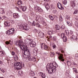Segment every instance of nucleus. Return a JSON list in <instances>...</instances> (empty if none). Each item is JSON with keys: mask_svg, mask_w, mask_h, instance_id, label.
Wrapping results in <instances>:
<instances>
[{"mask_svg": "<svg viewBox=\"0 0 78 78\" xmlns=\"http://www.w3.org/2000/svg\"><path fill=\"white\" fill-rule=\"evenodd\" d=\"M19 43L21 46L22 48H23L24 51H23V53L22 55V58H27V59L29 60V61H31L33 59L31 58V57L30 56V55H28L27 56L26 54L27 53V52L29 51L28 49L27 48V45H25V44L24 43V42H23V41L22 40H20L19 41Z\"/></svg>", "mask_w": 78, "mask_h": 78, "instance_id": "1", "label": "nucleus"}, {"mask_svg": "<svg viewBox=\"0 0 78 78\" xmlns=\"http://www.w3.org/2000/svg\"><path fill=\"white\" fill-rule=\"evenodd\" d=\"M52 66V64H48L47 66V70L50 74H51L55 72L56 70L55 67L52 66Z\"/></svg>", "mask_w": 78, "mask_h": 78, "instance_id": "2", "label": "nucleus"}, {"mask_svg": "<svg viewBox=\"0 0 78 78\" xmlns=\"http://www.w3.org/2000/svg\"><path fill=\"white\" fill-rule=\"evenodd\" d=\"M15 70H19L24 67V63L22 62H16L14 64Z\"/></svg>", "mask_w": 78, "mask_h": 78, "instance_id": "3", "label": "nucleus"}, {"mask_svg": "<svg viewBox=\"0 0 78 78\" xmlns=\"http://www.w3.org/2000/svg\"><path fill=\"white\" fill-rule=\"evenodd\" d=\"M14 33V29H11L9 30H7L6 32V34L8 35H11L12 34Z\"/></svg>", "mask_w": 78, "mask_h": 78, "instance_id": "4", "label": "nucleus"}, {"mask_svg": "<svg viewBox=\"0 0 78 78\" xmlns=\"http://www.w3.org/2000/svg\"><path fill=\"white\" fill-rule=\"evenodd\" d=\"M56 53H57L58 55H60L59 57H58V59L60 60L62 62H64V57H63V55L61 54H59V53H58L57 52Z\"/></svg>", "mask_w": 78, "mask_h": 78, "instance_id": "5", "label": "nucleus"}, {"mask_svg": "<svg viewBox=\"0 0 78 78\" xmlns=\"http://www.w3.org/2000/svg\"><path fill=\"white\" fill-rule=\"evenodd\" d=\"M34 9H36V10H37V11H39V12H43L42 9L37 6H35L34 7Z\"/></svg>", "mask_w": 78, "mask_h": 78, "instance_id": "6", "label": "nucleus"}, {"mask_svg": "<svg viewBox=\"0 0 78 78\" xmlns=\"http://www.w3.org/2000/svg\"><path fill=\"white\" fill-rule=\"evenodd\" d=\"M55 31V29L53 28L51 30L48 31L47 32L48 34H49L50 35H51V34H52L53 33H54Z\"/></svg>", "mask_w": 78, "mask_h": 78, "instance_id": "7", "label": "nucleus"}, {"mask_svg": "<svg viewBox=\"0 0 78 78\" xmlns=\"http://www.w3.org/2000/svg\"><path fill=\"white\" fill-rule=\"evenodd\" d=\"M29 44L31 47H34L36 46V43L34 41H31L30 42H29Z\"/></svg>", "mask_w": 78, "mask_h": 78, "instance_id": "8", "label": "nucleus"}, {"mask_svg": "<svg viewBox=\"0 0 78 78\" xmlns=\"http://www.w3.org/2000/svg\"><path fill=\"white\" fill-rule=\"evenodd\" d=\"M57 6L59 9H61V10H63V9H64V8L62 7V5L61 4V3L59 2L58 3Z\"/></svg>", "mask_w": 78, "mask_h": 78, "instance_id": "9", "label": "nucleus"}, {"mask_svg": "<svg viewBox=\"0 0 78 78\" xmlns=\"http://www.w3.org/2000/svg\"><path fill=\"white\" fill-rule=\"evenodd\" d=\"M41 48H44L45 50H47L48 48V47L47 45L45 44H42L41 45Z\"/></svg>", "mask_w": 78, "mask_h": 78, "instance_id": "10", "label": "nucleus"}, {"mask_svg": "<svg viewBox=\"0 0 78 78\" xmlns=\"http://www.w3.org/2000/svg\"><path fill=\"white\" fill-rule=\"evenodd\" d=\"M38 74L40 76H41L42 78H45V77H46L45 74H44L43 73L40 72L38 73Z\"/></svg>", "mask_w": 78, "mask_h": 78, "instance_id": "11", "label": "nucleus"}, {"mask_svg": "<svg viewBox=\"0 0 78 78\" xmlns=\"http://www.w3.org/2000/svg\"><path fill=\"white\" fill-rule=\"evenodd\" d=\"M4 24L5 27H10V23L8 21H5L4 22Z\"/></svg>", "mask_w": 78, "mask_h": 78, "instance_id": "12", "label": "nucleus"}, {"mask_svg": "<svg viewBox=\"0 0 78 78\" xmlns=\"http://www.w3.org/2000/svg\"><path fill=\"white\" fill-rule=\"evenodd\" d=\"M71 39L74 40L75 42H77V37L74 35H73Z\"/></svg>", "mask_w": 78, "mask_h": 78, "instance_id": "13", "label": "nucleus"}, {"mask_svg": "<svg viewBox=\"0 0 78 78\" xmlns=\"http://www.w3.org/2000/svg\"><path fill=\"white\" fill-rule=\"evenodd\" d=\"M31 41V39H26L25 40V42L26 44H28V43H30Z\"/></svg>", "mask_w": 78, "mask_h": 78, "instance_id": "14", "label": "nucleus"}, {"mask_svg": "<svg viewBox=\"0 0 78 78\" xmlns=\"http://www.w3.org/2000/svg\"><path fill=\"white\" fill-rule=\"evenodd\" d=\"M5 12L4 10V9L1 8L0 9V14H5Z\"/></svg>", "mask_w": 78, "mask_h": 78, "instance_id": "15", "label": "nucleus"}, {"mask_svg": "<svg viewBox=\"0 0 78 78\" xmlns=\"http://www.w3.org/2000/svg\"><path fill=\"white\" fill-rule=\"evenodd\" d=\"M39 36L40 37H43L44 36V34L42 32H40L39 33Z\"/></svg>", "mask_w": 78, "mask_h": 78, "instance_id": "16", "label": "nucleus"}, {"mask_svg": "<svg viewBox=\"0 0 78 78\" xmlns=\"http://www.w3.org/2000/svg\"><path fill=\"white\" fill-rule=\"evenodd\" d=\"M29 75L31 76H34V72L33 71H31L30 72Z\"/></svg>", "mask_w": 78, "mask_h": 78, "instance_id": "17", "label": "nucleus"}, {"mask_svg": "<svg viewBox=\"0 0 78 78\" xmlns=\"http://www.w3.org/2000/svg\"><path fill=\"white\" fill-rule=\"evenodd\" d=\"M13 16V17H14L15 19H16V18L18 17V16H19V14L17 13H14Z\"/></svg>", "mask_w": 78, "mask_h": 78, "instance_id": "18", "label": "nucleus"}, {"mask_svg": "<svg viewBox=\"0 0 78 78\" xmlns=\"http://www.w3.org/2000/svg\"><path fill=\"white\" fill-rule=\"evenodd\" d=\"M16 45H19V48L21 49V50H23V48H22V46H21L19 42H16Z\"/></svg>", "mask_w": 78, "mask_h": 78, "instance_id": "19", "label": "nucleus"}, {"mask_svg": "<svg viewBox=\"0 0 78 78\" xmlns=\"http://www.w3.org/2000/svg\"><path fill=\"white\" fill-rule=\"evenodd\" d=\"M55 28L56 30H59L60 29V28H61V27H60V26L58 25H56L55 26Z\"/></svg>", "mask_w": 78, "mask_h": 78, "instance_id": "20", "label": "nucleus"}, {"mask_svg": "<svg viewBox=\"0 0 78 78\" xmlns=\"http://www.w3.org/2000/svg\"><path fill=\"white\" fill-rule=\"evenodd\" d=\"M17 4L18 5H21L22 4V2L21 0H19L17 2Z\"/></svg>", "mask_w": 78, "mask_h": 78, "instance_id": "21", "label": "nucleus"}, {"mask_svg": "<svg viewBox=\"0 0 78 78\" xmlns=\"http://www.w3.org/2000/svg\"><path fill=\"white\" fill-rule=\"evenodd\" d=\"M15 56H14V60L15 61H17L18 60V57H17V56L16 55H15Z\"/></svg>", "mask_w": 78, "mask_h": 78, "instance_id": "22", "label": "nucleus"}, {"mask_svg": "<svg viewBox=\"0 0 78 78\" xmlns=\"http://www.w3.org/2000/svg\"><path fill=\"white\" fill-rule=\"evenodd\" d=\"M73 72H74L75 73H78V71L76 68H73Z\"/></svg>", "mask_w": 78, "mask_h": 78, "instance_id": "23", "label": "nucleus"}, {"mask_svg": "<svg viewBox=\"0 0 78 78\" xmlns=\"http://www.w3.org/2000/svg\"><path fill=\"white\" fill-rule=\"evenodd\" d=\"M45 7L47 9H48L49 8V5H48V4L47 3H46L45 4Z\"/></svg>", "mask_w": 78, "mask_h": 78, "instance_id": "24", "label": "nucleus"}, {"mask_svg": "<svg viewBox=\"0 0 78 78\" xmlns=\"http://www.w3.org/2000/svg\"><path fill=\"white\" fill-rule=\"evenodd\" d=\"M50 64H52L51 66L53 67L54 66L55 67V69H56V67H58V65L56 64H55L54 65H53V63H51Z\"/></svg>", "mask_w": 78, "mask_h": 78, "instance_id": "25", "label": "nucleus"}, {"mask_svg": "<svg viewBox=\"0 0 78 78\" xmlns=\"http://www.w3.org/2000/svg\"><path fill=\"white\" fill-rule=\"evenodd\" d=\"M61 36V38H62V39H63V38H64V37H65V36H66L65 34H64V33H62L60 35Z\"/></svg>", "mask_w": 78, "mask_h": 78, "instance_id": "26", "label": "nucleus"}, {"mask_svg": "<svg viewBox=\"0 0 78 78\" xmlns=\"http://www.w3.org/2000/svg\"><path fill=\"white\" fill-rule=\"evenodd\" d=\"M23 73V72L22 71H19L18 72V75H19V76H20V75H22Z\"/></svg>", "mask_w": 78, "mask_h": 78, "instance_id": "27", "label": "nucleus"}, {"mask_svg": "<svg viewBox=\"0 0 78 78\" xmlns=\"http://www.w3.org/2000/svg\"><path fill=\"white\" fill-rule=\"evenodd\" d=\"M24 28L25 30H29V29H30V28L29 27L25 26V27H24Z\"/></svg>", "mask_w": 78, "mask_h": 78, "instance_id": "28", "label": "nucleus"}, {"mask_svg": "<svg viewBox=\"0 0 78 78\" xmlns=\"http://www.w3.org/2000/svg\"><path fill=\"white\" fill-rule=\"evenodd\" d=\"M59 20L60 22H61L62 21V16L61 15H60L59 16Z\"/></svg>", "mask_w": 78, "mask_h": 78, "instance_id": "29", "label": "nucleus"}, {"mask_svg": "<svg viewBox=\"0 0 78 78\" xmlns=\"http://www.w3.org/2000/svg\"><path fill=\"white\" fill-rule=\"evenodd\" d=\"M4 55V52L3 51H0V56H3Z\"/></svg>", "mask_w": 78, "mask_h": 78, "instance_id": "30", "label": "nucleus"}, {"mask_svg": "<svg viewBox=\"0 0 78 78\" xmlns=\"http://www.w3.org/2000/svg\"><path fill=\"white\" fill-rule=\"evenodd\" d=\"M26 9L27 8H26L25 7H23L22 8V10L23 11H26Z\"/></svg>", "mask_w": 78, "mask_h": 78, "instance_id": "31", "label": "nucleus"}, {"mask_svg": "<svg viewBox=\"0 0 78 78\" xmlns=\"http://www.w3.org/2000/svg\"><path fill=\"white\" fill-rule=\"evenodd\" d=\"M63 3L65 5H67V1L66 0H64L63 1Z\"/></svg>", "mask_w": 78, "mask_h": 78, "instance_id": "32", "label": "nucleus"}, {"mask_svg": "<svg viewBox=\"0 0 78 78\" xmlns=\"http://www.w3.org/2000/svg\"><path fill=\"white\" fill-rule=\"evenodd\" d=\"M65 32L67 35V36H69V31L67 30H65Z\"/></svg>", "mask_w": 78, "mask_h": 78, "instance_id": "33", "label": "nucleus"}, {"mask_svg": "<svg viewBox=\"0 0 78 78\" xmlns=\"http://www.w3.org/2000/svg\"><path fill=\"white\" fill-rule=\"evenodd\" d=\"M49 17L52 20H54V18H53V17L52 16H51V15H49Z\"/></svg>", "mask_w": 78, "mask_h": 78, "instance_id": "34", "label": "nucleus"}, {"mask_svg": "<svg viewBox=\"0 0 78 78\" xmlns=\"http://www.w3.org/2000/svg\"><path fill=\"white\" fill-rule=\"evenodd\" d=\"M50 54L51 55L50 56H51V57H52L55 55V53L54 52H51L50 53Z\"/></svg>", "mask_w": 78, "mask_h": 78, "instance_id": "35", "label": "nucleus"}, {"mask_svg": "<svg viewBox=\"0 0 78 78\" xmlns=\"http://www.w3.org/2000/svg\"><path fill=\"white\" fill-rule=\"evenodd\" d=\"M0 69L1 71L2 72V73H4V72H5V69L2 68H0Z\"/></svg>", "mask_w": 78, "mask_h": 78, "instance_id": "36", "label": "nucleus"}, {"mask_svg": "<svg viewBox=\"0 0 78 78\" xmlns=\"http://www.w3.org/2000/svg\"><path fill=\"white\" fill-rule=\"evenodd\" d=\"M63 39V41L64 42H66V41H67V37H64V38Z\"/></svg>", "mask_w": 78, "mask_h": 78, "instance_id": "37", "label": "nucleus"}, {"mask_svg": "<svg viewBox=\"0 0 78 78\" xmlns=\"http://www.w3.org/2000/svg\"><path fill=\"white\" fill-rule=\"evenodd\" d=\"M36 27H38V28H40V27H41L40 25L38 23L36 24Z\"/></svg>", "mask_w": 78, "mask_h": 78, "instance_id": "38", "label": "nucleus"}, {"mask_svg": "<svg viewBox=\"0 0 78 78\" xmlns=\"http://www.w3.org/2000/svg\"><path fill=\"white\" fill-rule=\"evenodd\" d=\"M5 44H6V45H9V44H10V43H9V41H7L5 42Z\"/></svg>", "mask_w": 78, "mask_h": 78, "instance_id": "39", "label": "nucleus"}, {"mask_svg": "<svg viewBox=\"0 0 78 78\" xmlns=\"http://www.w3.org/2000/svg\"><path fill=\"white\" fill-rule=\"evenodd\" d=\"M78 12V10H76L73 13V14H76Z\"/></svg>", "mask_w": 78, "mask_h": 78, "instance_id": "40", "label": "nucleus"}, {"mask_svg": "<svg viewBox=\"0 0 78 78\" xmlns=\"http://www.w3.org/2000/svg\"><path fill=\"white\" fill-rule=\"evenodd\" d=\"M15 52H14V51H12V56H14V55H15Z\"/></svg>", "mask_w": 78, "mask_h": 78, "instance_id": "41", "label": "nucleus"}, {"mask_svg": "<svg viewBox=\"0 0 78 78\" xmlns=\"http://www.w3.org/2000/svg\"><path fill=\"white\" fill-rule=\"evenodd\" d=\"M53 40H54V41H56V37H53Z\"/></svg>", "mask_w": 78, "mask_h": 78, "instance_id": "42", "label": "nucleus"}, {"mask_svg": "<svg viewBox=\"0 0 78 78\" xmlns=\"http://www.w3.org/2000/svg\"><path fill=\"white\" fill-rule=\"evenodd\" d=\"M32 25L33 26H36V23H35L33 22L32 23Z\"/></svg>", "mask_w": 78, "mask_h": 78, "instance_id": "43", "label": "nucleus"}, {"mask_svg": "<svg viewBox=\"0 0 78 78\" xmlns=\"http://www.w3.org/2000/svg\"><path fill=\"white\" fill-rule=\"evenodd\" d=\"M53 47V48H56V46L55 45H53V46H52Z\"/></svg>", "mask_w": 78, "mask_h": 78, "instance_id": "44", "label": "nucleus"}, {"mask_svg": "<svg viewBox=\"0 0 78 78\" xmlns=\"http://www.w3.org/2000/svg\"><path fill=\"white\" fill-rule=\"evenodd\" d=\"M61 28L62 29H64L65 28V27L64 26H62Z\"/></svg>", "mask_w": 78, "mask_h": 78, "instance_id": "45", "label": "nucleus"}, {"mask_svg": "<svg viewBox=\"0 0 78 78\" xmlns=\"http://www.w3.org/2000/svg\"><path fill=\"white\" fill-rule=\"evenodd\" d=\"M11 22L12 23H15V22H14V21L13 20H12L11 21Z\"/></svg>", "mask_w": 78, "mask_h": 78, "instance_id": "46", "label": "nucleus"}, {"mask_svg": "<svg viewBox=\"0 0 78 78\" xmlns=\"http://www.w3.org/2000/svg\"><path fill=\"white\" fill-rule=\"evenodd\" d=\"M39 18V16H37L36 17V19H37V20H38Z\"/></svg>", "mask_w": 78, "mask_h": 78, "instance_id": "47", "label": "nucleus"}, {"mask_svg": "<svg viewBox=\"0 0 78 78\" xmlns=\"http://www.w3.org/2000/svg\"><path fill=\"white\" fill-rule=\"evenodd\" d=\"M71 6H72L73 8H74V6H75V4H74V3L72 4Z\"/></svg>", "mask_w": 78, "mask_h": 78, "instance_id": "48", "label": "nucleus"}, {"mask_svg": "<svg viewBox=\"0 0 78 78\" xmlns=\"http://www.w3.org/2000/svg\"><path fill=\"white\" fill-rule=\"evenodd\" d=\"M75 25L76 26H77V27H78V22H76V23H75Z\"/></svg>", "mask_w": 78, "mask_h": 78, "instance_id": "49", "label": "nucleus"}, {"mask_svg": "<svg viewBox=\"0 0 78 78\" xmlns=\"http://www.w3.org/2000/svg\"><path fill=\"white\" fill-rule=\"evenodd\" d=\"M43 25H44L45 26V25H46V23H45L44 22H43Z\"/></svg>", "mask_w": 78, "mask_h": 78, "instance_id": "50", "label": "nucleus"}, {"mask_svg": "<svg viewBox=\"0 0 78 78\" xmlns=\"http://www.w3.org/2000/svg\"><path fill=\"white\" fill-rule=\"evenodd\" d=\"M2 18L3 19H6V16H2Z\"/></svg>", "mask_w": 78, "mask_h": 78, "instance_id": "51", "label": "nucleus"}, {"mask_svg": "<svg viewBox=\"0 0 78 78\" xmlns=\"http://www.w3.org/2000/svg\"><path fill=\"white\" fill-rule=\"evenodd\" d=\"M67 25H69V23H70V22L67 21Z\"/></svg>", "mask_w": 78, "mask_h": 78, "instance_id": "52", "label": "nucleus"}, {"mask_svg": "<svg viewBox=\"0 0 78 78\" xmlns=\"http://www.w3.org/2000/svg\"><path fill=\"white\" fill-rule=\"evenodd\" d=\"M3 62L2 61H0V64H2Z\"/></svg>", "mask_w": 78, "mask_h": 78, "instance_id": "53", "label": "nucleus"}, {"mask_svg": "<svg viewBox=\"0 0 78 78\" xmlns=\"http://www.w3.org/2000/svg\"><path fill=\"white\" fill-rule=\"evenodd\" d=\"M51 8H53V5L52 4H51Z\"/></svg>", "mask_w": 78, "mask_h": 78, "instance_id": "54", "label": "nucleus"}, {"mask_svg": "<svg viewBox=\"0 0 78 78\" xmlns=\"http://www.w3.org/2000/svg\"><path fill=\"white\" fill-rule=\"evenodd\" d=\"M34 52L35 53V52H37V51H36V50L35 49H34Z\"/></svg>", "mask_w": 78, "mask_h": 78, "instance_id": "55", "label": "nucleus"}, {"mask_svg": "<svg viewBox=\"0 0 78 78\" xmlns=\"http://www.w3.org/2000/svg\"><path fill=\"white\" fill-rule=\"evenodd\" d=\"M70 34H73V32L72 31H71L70 32Z\"/></svg>", "mask_w": 78, "mask_h": 78, "instance_id": "56", "label": "nucleus"}, {"mask_svg": "<svg viewBox=\"0 0 78 78\" xmlns=\"http://www.w3.org/2000/svg\"><path fill=\"white\" fill-rule=\"evenodd\" d=\"M70 18V17L69 16H67V19H69Z\"/></svg>", "mask_w": 78, "mask_h": 78, "instance_id": "57", "label": "nucleus"}, {"mask_svg": "<svg viewBox=\"0 0 78 78\" xmlns=\"http://www.w3.org/2000/svg\"><path fill=\"white\" fill-rule=\"evenodd\" d=\"M45 2H48L49 0H44Z\"/></svg>", "mask_w": 78, "mask_h": 78, "instance_id": "58", "label": "nucleus"}, {"mask_svg": "<svg viewBox=\"0 0 78 78\" xmlns=\"http://www.w3.org/2000/svg\"><path fill=\"white\" fill-rule=\"evenodd\" d=\"M61 52L62 53H64V51H61Z\"/></svg>", "mask_w": 78, "mask_h": 78, "instance_id": "59", "label": "nucleus"}, {"mask_svg": "<svg viewBox=\"0 0 78 78\" xmlns=\"http://www.w3.org/2000/svg\"><path fill=\"white\" fill-rule=\"evenodd\" d=\"M53 12H56V10H53Z\"/></svg>", "mask_w": 78, "mask_h": 78, "instance_id": "60", "label": "nucleus"}, {"mask_svg": "<svg viewBox=\"0 0 78 78\" xmlns=\"http://www.w3.org/2000/svg\"><path fill=\"white\" fill-rule=\"evenodd\" d=\"M76 78H78V75H77L76 77Z\"/></svg>", "mask_w": 78, "mask_h": 78, "instance_id": "61", "label": "nucleus"}, {"mask_svg": "<svg viewBox=\"0 0 78 78\" xmlns=\"http://www.w3.org/2000/svg\"><path fill=\"white\" fill-rule=\"evenodd\" d=\"M20 8H22V6L21 5L20 6Z\"/></svg>", "mask_w": 78, "mask_h": 78, "instance_id": "62", "label": "nucleus"}, {"mask_svg": "<svg viewBox=\"0 0 78 78\" xmlns=\"http://www.w3.org/2000/svg\"><path fill=\"white\" fill-rule=\"evenodd\" d=\"M16 9H19V8L18 7H16Z\"/></svg>", "mask_w": 78, "mask_h": 78, "instance_id": "63", "label": "nucleus"}, {"mask_svg": "<svg viewBox=\"0 0 78 78\" xmlns=\"http://www.w3.org/2000/svg\"><path fill=\"white\" fill-rule=\"evenodd\" d=\"M34 59L35 60H36V58H34Z\"/></svg>", "mask_w": 78, "mask_h": 78, "instance_id": "64", "label": "nucleus"}]
</instances>
